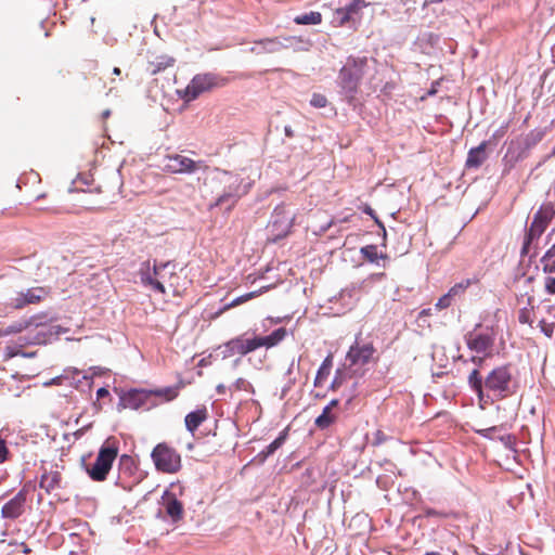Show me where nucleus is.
<instances>
[{
    "instance_id": "nucleus-1",
    "label": "nucleus",
    "mask_w": 555,
    "mask_h": 555,
    "mask_svg": "<svg viewBox=\"0 0 555 555\" xmlns=\"http://www.w3.org/2000/svg\"><path fill=\"white\" fill-rule=\"evenodd\" d=\"M139 276L143 286L156 293L165 294L168 288L175 295L179 294L176 264L169 261L160 264H157L156 261L153 264L150 261H144L141 263Z\"/></svg>"
},
{
    "instance_id": "nucleus-2",
    "label": "nucleus",
    "mask_w": 555,
    "mask_h": 555,
    "mask_svg": "<svg viewBox=\"0 0 555 555\" xmlns=\"http://www.w3.org/2000/svg\"><path fill=\"white\" fill-rule=\"evenodd\" d=\"M214 179L223 185V191L211 207L227 204L228 210L232 209L237 201L249 192L254 183L253 179L244 177L240 172H229L219 169L215 170Z\"/></svg>"
},
{
    "instance_id": "nucleus-3",
    "label": "nucleus",
    "mask_w": 555,
    "mask_h": 555,
    "mask_svg": "<svg viewBox=\"0 0 555 555\" xmlns=\"http://www.w3.org/2000/svg\"><path fill=\"white\" fill-rule=\"evenodd\" d=\"M286 336V330L280 327L270 335L259 336L255 331L247 332L229 340L224 347L229 356H246L258 348H272L280 344Z\"/></svg>"
},
{
    "instance_id": "nucleus-4",
    "label": "nucleus",
    "mask_w": 555,
    "mask_h": 555,
    "mask_svg": "<svg viewBox=\"0 0 555 555\" xmlns=\"http://www.w3.org/2000/svg\"><path fill=\"white\" fill-rule=\"evenodd\" d=\"M369 67L366 57H349L341 67L338 75V85L343 94L349 100H353L358 92L359 83L365 75Z\"/></svg>"
},
{
    "instance_id": "nucleus-5",
    "label": "nucleus",
    "mask_w": 555,
    "mask_h": 555,
    "mask_svg": "<svg viewBox=\"0 0 555 555\" xmlns=\"http://www.w3.org/2000/svg\"><path fill=\"white\" fill-rule=\"evenodd\" d=\"M310 47L311 41L304 39L302 37H273L255 41L250 48V52L254 54L278 53L284 49L307 51Z\"/></svg>"
},
{
    "instance_id": "nucleus-6",
    "label": "nucleus",
    "mask_w": 555,
    "mask_h": 555,
    "mask_svg": "<svg viewBox=\"0 0 555 555\" xmlns=\"http://www.w3.org/2000/svg\"><path fill=\"white\" fill-rule=\"evenodd\" d=\"M487 398L503 399L514 392L513 379L507 366L492 370L485 379Z\"/></svg>"
},
{
    "instance_id": "nucleus-7",
    "label": "nucleus",
    "mask_w": 555,
    "mask_h": 555,
    "mask_svg": "<svg viewBox=\"0 0 555 555\" xmlns=\"http://www.w3.org/2000/svg\"><path fill=\"white\" fill-rule=\"evenodd\" d=\"M117 454L118 448L107 440L100 448L95 462L87 469L90 478L94 481L105 480Z\"/></svg>"
},
{
    "instance_id": "nucleus-8",
    "label": "nucleus",
    "mask_w": 555,
    "mask_h": 555,
    "mask_svg": "<svg viewBox=\"0 0 555 555\" xmlns=\"http://www.w3.org/2000/svg\"><path fill=\"white\" fill-rule=\"evenodd\" d=\"M152 460L157 470L175 474L181 468L180 454L167 443H158L152 451Z\"/></svg>"
},
{
    "instance_id": "nucleus-9",
    "label": "nucleus",
    "mask_w": 555,
    "mask_h": 555,
    "mask_svg": "<svg viewBox=\"0 0 555 555\" xmlns=\"http://www.w3.org/2000/svg\"><path fill=\"white\" fill-rule=\"evenodd\" d=\"M218 86V79L212 74H198L192 78L190 83L183 89L179 90L178 94L185 102H191L197 99L202 93L210 91Z\"/></svg>"
},
{
    "instance_id": "nucleus-10",
    "label": "nucleus",
    "mask_w": 555,
    "mask_h": 555,
    "mask_svg": "<svg viewBox=\"0 0 555 555\" xmlns=\"http://www.w3.org/2000/svg\"><path fill=\"white\" fill-rule=\"evenodd\" d=\"M294 216L284 206H278L271 217L269 223L270 232L274 235V240L286 236L293 225Z\"/></svg>"
},
{
    "instance_id": "nucleus-11",
    "label": "nucleus",
    "mask_w": 555,
    "mask_h": 555,
    "mask_svg": "<svg viewBox=\"0 0 555 555\" xmlns=\"http://www.w3.org/2000/svg\"><path fill=\"white\" fill-rule=\"evenodd\" d=\"M201 162H195L192 158L173 154L165 158L164 170L170 173H193L199 168Z\"/></svg>"
},
{
    "instance_id": "nucleus-12",
    "label": "nucleus",
    "mask_w": 555,
    "mask_h": 555,
    "mask_svg": "<svg viewBox=\"0 0 555 555\" xmlns=\"http://www.w3.org/2000/svg\"><path fill=\"white\" fill-rule=\"evenodd\" d=\"M64 467L59 464H49L43 466V472L40 477L39 487L51 493L62 487V472Z\"/></svg>"
},
{
    "instance_id": "nucleus-13",
    "label": "nucleus",
    "mask_w": 555,
    "mask_h": 555,
    "mask_svg": "<svg viewBox=\"0 0 555 555\" xmlns=\"http://www.w3.org/2000/svg\"><path fill=\"white\" fill-rule=\"evenodd\" d=\"M49 294L44 287H31L17 294L11 301L13 309H22L27 305H35L43 300Z\"/></svg>"
},
{
    "instance_id": "nucleus-14",
    "label": "nucleus",
    "mask_w": 555,
    "mask_h": 555,
    "mask_svg": "<svg viewBox=\"0 0 555 555\" xmlns=\"http://www.w3.org/2000/svg\"><path fill=\"white\" fill-rule=\"evenodd\" d=\"M374 353L375 348L371 343L361 345L356 341L354 345L349 348L347 360L349 361L350 365L362 366L372 360Z\"/></svg>"
},
{
    "instance_id": "nucleus-15",
    "label": "nucleus",
    "mask_w": 555,
    "mask_h": 555,
    "mask_svg": "<svg viewBox=\"0 0 555 555\" xmlns=\"http://www.w3.org/2000/svg\"><path fill=\"white\" fill-rule=\"evenodd\" d=\"M151 398V392L145 389H131L121 397L124 408L138 410L144 406Z\"/></svg>"
},
{
    "instance_id": "nucleus-16",
    "label": "nucleus",
    "mask_w": 555,
    "mask_h": 555,
    "mask_svg": "<svg viewBox=\"0 0 555 555\" xmlns=\"http://www.w3.org/2000/svg\"><path fill=\"white\" fill-rule=\"evenodd\" d=\"M466 343L472 351L482 353L491 347L493 339L489 334L473 332L467 334Z\"/></svg>"
},
{
    "instance_id": "nucleus-17",
    "label": "nucleus",
    "mask_w": 555,
    "mask_h": 555,
    "mask_svg": "<svg viewBox=\"0 0 555 555\" xmlns=\"http://www.w3.org/2000/svg\"><path fill=\"white\" fill-rule=\"evenodd\" d=\"M25 501L26 496L24 492L20 491L14 498H12L3 505L1 509L2 517L15 519L21 516L24 509Z\"/></svg>"
},
{
    "instance_id": "nucleus-18",
    "label": "nucleus",
    "mask_w": 555,
    "mask_h": 555,
    "mask_svg": "<svg viewBox=\"0 0 555 555\" xmlns=\"http://www.w3.org/2000/svg\"><path fill=\"white\" fill-rule=\"evenodd\" d=\"M66 330L60 325H50L40 330L36 336L25 341V344H47L52 337H57L61 333H65Z\"/></svg>"
},
{
    "instance_id": "nucleus-19",
    "label": "nucleus",
    "mask_w": 555,
    "mask_h": 555,
    "mask_svg": "<svg viewBox=\"0 0 555 555\" xmlns=\"http://www.w3.org/2000/svg\"><path fill=\"white\" fill-rule=\"evenodd\" d=\"M550 216L547 212L539 210L531 222V225L529 228V237L535 238L539 237L546 229L548 222H550Z\"/></svg>"
},
{
    "instance_id": "nucleus-20",
    "label": "nucleus",
    "mask_w": 555,
    "mask_h": 555,
    "mask_svg": "<svg viewBox=\"0 0 555 555\" xmlns=\"http://www.w3.org/2000/svg\"><path fill=\"white\" fill-rule=\"evenodd\" d=\"M163 500L166 507V513L172 518V520H179L183 513L181 502L178 501L176 496L170 492H165Z\"/></svg>"
},
{
    "instance_id": "nucleus-21",
    "label": "nucleus",
    "mask_w": 555,
    "mask_h": 555,
    "mask_svg": "<svg viewBox=\"0 0 555 555\" xmlns=\"http://www.w3.org/2000/svg\"><path fill=\"white\" fill-rule=\"evenodd\" d=\"M208 417V412L205 406L197 409L193 412H190L185 416V427L186 429L194 434V431L201 426V424Z\"/></svg>"
},
{
    "instance_id": "nucleus-22",
    "label": "nucleus",
    "mask_w": 555,
    "mask_h": 555,
    "mask_svg": "<svg viewBox=\"0 0 555 555\" xmlns=\"http://www.w3.org/2000/svg\"><path fill=\"white\" fill-rule=\"evenodd\" d=\"M486 143H481L479 146L472 149L466 159V167L476 168L479 167L486 159Z\"/></svg>"
},
{
    "instance_id": "nucleus-23",
    "label": "nucleus",
    "mask_w": 555,
    "mask_h": 555,
    "mask_svg": "<svg viewBox=\"0 0 555 555\" xmlns=\"http://www.w3.org/2000/svg\"><path fill=\"white\" fill-rule=\"evenodd\" d=\"M468 383L472 387V389L476 392L478 396L479 401L483 400L485 395V382L482 380V377L478 370H473L468 376Z\"/></svg>"
},
{
    "instance_id": "nucleus-24",
    "label": "nucleus",
    "mask_w": 555,
    "mask_h": 555,
    "mask_svg": "<svg viewBox=\"0 0 555 555\" xmlns=\"http://www.w3.org/2000/svg\"><path fill=\"white\" fill-rule=\"evenodd\" d=\"M541 331L547 336L552 337L555 333V308H550L547 315L542 318L539 322Z\"/></svg>"
},
{
    "instance_id": "nucleus-25",
    "label": "nucleus",
    "mask_w": 555,
    "mask_h": 555,
    "mask_svg": "<svg viewBox=\"0 0 555 555\" xmlns=\"http://www.w3.org/2000/svg\"><path fill=\"white\" fill-rule=\"evenodd\" d=\"M269 288H270V286H263V287L259 288L258 291L250 292L245 295L238 296V297L234 298L231 302H229L224 308L231 309V308L237 307L250 299H254V298L260 296L261 294L267 292Z\"/></svg>"
},
{
    "instance_id": "nucleus-26",
    "label": "nucleus",
    "mask_w": 555,
    "mask_h": 555,
    "mask_svg": "<svg viewBox=\"0 0 555 555\" xmlns=\"http://www.w3.org/2000/svg\"><path fill=\"white\" fill-rule=\"evenodd\" d=\"M297 25H319L322 23V14L320 12L311 11L294 18Z\"/></svg>"
},
{
    "instance_id": "nucleus-27",
    "label": "nucleus",
    "mask_w": 555,
    "mask_h": 555,
    "mask_svg": "<svg viewBox=\"0 0 555 555\" xmlns=\"http://www.w3.org/2000/svg\"><path fill=\"white\" fill-rule=\"evenodd\" d=\"M332 365H333L332 357L327 356L318 370L315 380H314L315 386H321L324 383V380L327 378V376L331 373Z\"/></svg>"
},
{
    "instance_id": "nucleus-28",
    "label": "nucleus",
    "mask_w": 555,
    "mask_h": 555,
    "mask_svg": "<svg viewBox=\"0 0 555 555\" xmlns=\"http://www.w3.org/2000/svg\"><path fill=\"white\" fill-rule=\"evenodd\" d=\"M149 392H151V397L155 396V397L163 399L164 401H171L178 397L179 387L169 386V387L158 388V389H154V390H149Z\"/></svg>"
},
{
    "instance_id": "nucleus-29",
    "label": "nucleus",
    "mask_w": 555,
    "mask_h": 555,
    "mask_svg": "<svg viewBox=\"0 0 555 555\" xmlns=\"http://www.w3.org/2000/svg\"><path fill=\"white\" fill-rule=\"evenodd\" d=\"M336 421V414L328 410V408H324L322 413L315 418V426L319 429L328 428Z\"/></svg>"
},
{
    "instance_id": "nucleus-30",
    "label": "nucleus",
    "mask_w": 555,
    "mask_h": 555,
    "mask_svg": "<svg viewBox=\"0 0 555 555\" xmlns=\"http://www.w3.org/2000/svg\"><path fill=\"white\" fill-rule=\"evenodd\" d=\"M30 325H31V320H20V321H16V322H14L13 324H11V325H9L7 327L0 328V337L1 336H8V335H11V334L21 333L24 330H26L27 327H29Z\"/></svg>"
},
{
    "instance_id": "nucleus-31",
    "label": "nucleus",
    "mask_w": 555,
    "mask_h": 555,
    "mask_svg": "<svg viewBox=\"0 0 555 555\" xmlns=\"http://www.w3.org/2000/svg\"><path fill=\"white\" fill-rule=\"evenodd\" d=\"M541 264L545 272L555 273V244L542 257Z\"/></svg>"
},
{
    "instance_id": "nucleus-32",
    "label": "nucleus",
    "mask_w": 555,
    "mask_h": 555,
    "mask_svg": "<svg viewBox=\"0 0 555 555\" xmlns=\"http://www.w3.org/2000/svg\"><path fill=\"white\" fill-rule=\"evenodd\" d=\"M349 22L352 21L350 20V15L348 14V11L345 10V8H339L334 12V17L332 20V24L334 26L340 27Z\"/></svg>"
},
{
    "instance_id": "nucleus-33",
    "label": "nucleus",
    "mask_w": 555,
    "mask_h": 555,
    "mask_svg": "<svg viewBox=\"0 0 555 555\" xmlns=\"http://www.w3.org/2000/svg\"><path fill=\"white\" fill-rule=\"evenodd\" d=\"M365 5L366 4L363 0H353L350 4L345 7V10L348 11V14L350 15V20L352 21V23H356L358 21L359 12Z\"/></svg>"
},
{
    "instance_id": "nucleus-34",
    "label": "nucleus",
    "mask_w": 555,
    "mask_h": 555,
    "mask_svg": "<svg viewBox=\"0 0 555 555\" xmlns=\"http://www.w3.org/2000/svg\"><path fill=\"white\" fill-rule=\"evenodd\" d=\"M360 251L362 256L371 262H376L382 257L375 245H366L362 247Z\"/></svg>"
},
{
    "instance_id": "nucleus-35",
    "label": "nucleus",
    "mask_w": 555,
    "mask_h": 555,
    "mask_svg": "<svg viewBox=\"0 0 555 555\" xmlns=\"http://www.w3.org/2000/svg\"><path fill=\"white\" fill-rule=\"evenodd\" d=\"M285 441V434H281L276 439H274L262 453L264 456L272 455Z\"/></svg>"
},
{
    "instance_id": "nucleus-36",
    "label": "nucleus",
    "mask_w": 555,
    "mask_h": 555,
    "mask_svg": "<svg viewBox=\"0 0 555 555\" xmlns=\"http://www.w3.org/2000/svg\"><path fill=\"white\" fill-rule=\"evenodd\" d=\"M231 389H233L235 391L253 392L251 384L248 380L244 379V378L236 379L235 383L231 386Z\"/></svg>"
},
{
    "instance_id": "nucleus-37",
    "label": "nucleus",
    "mask_w": 555,
    "mask_h": 555,
    "mask_svg": "<svg viewBox=\"0 0 555 555\" xmlns=\"http://www.w3.org/2000/svg\"><path fill=\"white\" fill-rule=\"evenodd\" d=\"M469 285H470V280H468V279L467 280H463L460 283H456L455 285H453L449 289V293L453 297L457 296V295L462 294Z\"/></svg>"
},
{
    "instance_id": "nucleus-38",
    "label": "nucleus",
    "mask_w": 555,
    "mask_h": 555,
    "mask_svg": "<svg viewBox=\"0 0 555 555\" xmlns=\"http://www.w3.org/2000/svg\"><path fill=\"white\" fill-rule=\"evenodd\" d=\"M310 104L317 108L325 107L327 99L323 94L314 93L310 100Z\"/></svg>"
},
{
    "instance_id": "nucleus-39",
    "label": "nucleus",
    "mask_w": 555,
    "mask_h": 555,
    "mask_svg": "<svg viewBox=\"0 0 555 555\" xmlns=\"http://www.w3.org/2000/svg\"><path fill=\"white\" fill-rule=\"evenodd\" d=\"M518 320L522 324H531L532 323L531 310L528 308L521 309L518 314Z\"/></svg>"
},
{
    "instance_id": "nucleus-40",
    "label": "nucleus",
    "mask_w": 555,
    "mask_h": 555,
    "mask_svg": "<svg viewBox=\"0 0 555 555\" xmlns=\"http://www.w3.org/2000/svg\"><path fill=\"white\" fill-rule=\"evenodd\" d=\"M453 296L448 292L444 296L438 299L436 307L439 309H446L451 306Z\"/></svg>"
},
{
    "instance_id": "nucleus-41",
    "label": "nucleus",
    "mask_w": 555,
    "mask_h": 555,
    "mask_svg": "<svg viewBox=\"0 0 555 555\" xmlns=\"http://www.w3.org/2000/svg\"><path fill=\"white\" fill-rule=\"evenodd\" d=\"M8 453L5 441L0 439V464L7 460Z\"/></svg>"
},
{
    "instance_id": "nucleus-42",
    "label": "nucleus",
    "mask_w": 555,
    "mask_h": 555,
    "mask_svg": "<svg viewBox=\"0 0 555 555\" xmlns=\"http://www.w3.org/2000/svg\"><path fill=\"white\" fill-rule=\"evenodd\" d=\"M545 289L548 294H555V278H548L546 280Z\"/></svg>"
},
{
    "instance_id": "nucleus-43",
    "label": "nucleus",
    "mask_w": 555,
    "mask_h": 555,
    "mask_svg": "<svg viewBox=\"0 0 555 555\" xmlns=\"http://www.w3.org/2000/svg\"><path fill=\"white\" fill-rule=\"evenodd\" d=\"M107 395H108V390L106 388H103V387L98 389V391H96L98 398H103V397H105Z\"/></svg>"
},
{
    "instance_id": "nucleus-44",
    "label": "nucleus",
    "mask_w": 555,
    "mask_h": 555,
    "mask_svg": "<svg viewBox=\"0 0 555 555\" xmlns=\"http://www.w3.org/2000/svg\"><path fill=\"white\" fill-rule=\"evenodd\" d=\"M425 514H426V516H435V517H436V516H441V513H440V512H437V511L431 509V508L426 509Z\"/></svg>"
},
{
    "instance_id": "nucleus-45",
    "label": "nucleus",
    "mask_w": 555,
    "mask_h": 555,
    "mask_svg": "<svg viewBox=\"0 0 555 555\" xmlns=\"http://www.w3.org/2000/svg\"><path fill=\"white\" fill-rule=\"evenodd\" d=\"M340 385H341V379L339 378V376H338V375H336V376H335V378H334V380H333V383H332V387H333V388H337V387H339Z\"/></svg>"
},
{
    "instance_id": "nucleus-46",
    "label": "nucleus",
    "mask_w": 555,
    "mask_h": 555,
    "mask_svg": "<svg viewBox=\"0 0 555 555\" xmlns=\"http://www.w3.org/2000/svg\"><path fill=\"white\" fill-rule=\"evenodd\" d=\"M337 405H338V400L334 399L325 408H328V410L333 412V409L336 408Z\"/></svg>"
},
{
    "instance_id": "nucleus-47",
    "label": "nucleus",
    "mask_w": 555,
    "mask_h": 555,
    "mask_svg": "<svg viewBox=\"0 0 555 555\" xmlns=\"http://www.w3.org/2000/svg\"><path fill=\"white\" fill-rule=\"evenodd\" d=\"M225 389H227V387L224 385H222V384L217 386V392L219 395H224L225 393Z\"/></svg>"
},
{
    "instance_id": "nucleus-48",
    "label": "nucleus",
    "mask_w": 555,
    "mask_h": 555,
    "mask_svg": "<svg viewBox=\"0 0 555 555\" xmlns=\"http://www.w3.org/2000/svg\"><path fill=\"white\" fill-rule=\"evenodd\" d=\"M495 430H496V428H495V427H490V428L485 429V430L482 431V435H483L485 437H489V436H490V433L495 431Z\"/></svg>"
},
{
    "instance_id": "nucleus-49",
    "label": "nucleus",
    "mask_w": 555,
    "mask_h": 555,
    "mask_svg": "<svg viewBox=\"0 0 555 555\" xmlns=\"http://www.w3.org/2000/svg\"><path fill=\"white\" fill-rule=\"evenodd\" d=\"M111 116V111L109 109H105L103 113H102V117L103 118H108Z\"/></svg>"
},
{
    "instance_id": "nucleus-50",
    "label": "nucleus",
    "mask_w": 555,
    "mask_h": 555,
    "mask_svg": "<svg viewBox=\"0 0 555 555\" xmlns=\"http://www.w3.org/2000/svg\"><path fill=\"white\" fill-rule=\"evenodd\" d=\"M285 134L287 137H292L293 135V131H292L291 127H285Z\"/></svg>"
},
{
    "instance_id": "nucleus-51",
    "label": "nucleus",
    "mask_w": 555,
    "mask_h": 555,
    "mask_svg": "<svg viewBox=\"0 0 555 555\" xmlns=\"http://www.w3.org/2000/svg\"><path fill=\"white\" fill-rule=\"evenodd\" d=\"M172 62H173V60H172V59H169V60L164 64V67L171 65V64H172Z\"/></svg>"
},
{
    "instance_id": "nucleus-52",
    "label": "nucleus",
    "mask_w": 555,
    "mask_h": 555,
    "mask_svg": "<svg viewBox=\"0 0 555 555\" xmlns=\"http://www.w3.org/2000/svg\"><path fill=\"white\" fill-rule=\"evenodd\" d=\"M113 74H114V75H119V74H120V69H119L118 67H115V68L113 69Z\"/></svg>"
},
{
    "instance_id": "nucleus-53",
    "label": "nucleus",
    "mask_w": 555,
    "mask_h": 555,
    "mask_svg": "<svg viewBox=\"0 0 555 555\" xmlns=\"http://www.w3.org/2000/svg\"><path fill=\"white\" fill-rule=\"evenodd\" d=\"M425 555H440V554H439V553H437V552H428V553H426Z\"/></svg>"
},
{
    "instance_id": "nucleus-54",
    "label": "nucleus",
    "mask_w": 555,
    "mask_h": 555,
    "mask_svg": "<svg viewBox=\"0 0 555 555\" xmlns=\"http://www.w3.org/2000/svg\"><path fill=\"white\" fill-rule=\"evenodd\" d=\"M59 380V377H55V379H52V383H56Z\"/></svg>"
},
{
    "instance_id": "nucleus-55",
    "label": "nucleus",
    "mask_w": 555,
    "mask_h": 555,
    "mask_svg": "<svg viewBox=\"0 0 555 555\" xmlns=\"http://www.w3.org/2000/svg\"><path fill=\"white\" fill-rule=\"evenodd\" d=\"M59 380V377H55V379H52V383H56Z\"/></svg>"
}]
</instances>
